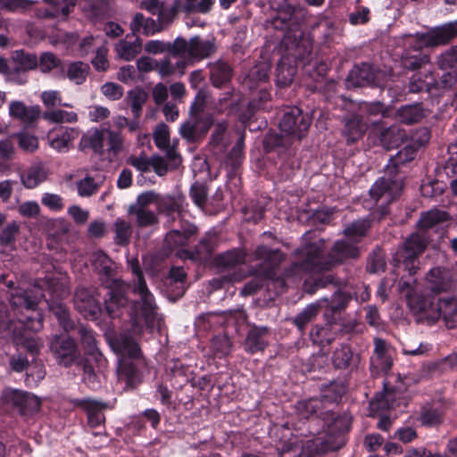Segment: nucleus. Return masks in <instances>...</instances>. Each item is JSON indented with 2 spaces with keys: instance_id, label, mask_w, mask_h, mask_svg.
Returning <instances> with one entry per match:
<instances>
[{
  "instance_id": "obj_50",
  "label": "nucleus",
  "mask_w": 457,
  "mask_h": 457,
  "mask_svg": "<svg viewBox=\"0 0 457 457\" xmlns=\"http://www.w3.org/2000/svg\"><path fill=\"white\" fill-rule=\"evenodd\" d=\"M129 214L135 215L137 224L141 227L150 226L155 223L156 216L153 211L148 209L129 210Z\"/></svg>"
},
{
  "instance_id": "obj_46",
  "label": "nucleus",
  "mask_w": 457,
  "mask_h": 457,
  "mask_svg": "<svg viewBox=\"0 0 457 457\" xmlns=\"http://www.w3.org/2000/svg\"><path fill=\"white\" fill-rule=\"evenodd\" d=\"M321 303L319 301L316 303L310 304L296 316L295 323L300 329H303L318 314L320 309H323Z\"/></svg>"
},
{
  "instance_id": "obj_15",
  "label": "nucleus",
  "mask_w": 457,
  "mask_h": 457,
  "mask_svg": "<svg viewBox=\"0 0 457 457\" xmlns=\"http://www.w3.org/2000/svg\"><path fill=\"white\" fill-rule=\"evenodd\" d=\"M74 304L87 319H95L100 312L99 299L87 288L80 287L76 290Z\"/></svg>"
},
{
  "instance_id": "obj_4",
  "label": "nucleus",
  "mask_w": 457,
  "mask_h": 457,
  "mask_svg": "<svg viewBox=\"0 0 457 457\" xmlns=\"http://www.w3.org/2000/svg\"><path fill=\"white\" fill-rule=\"evenodd\" d=\"M108 342L119 357L118 378L124 381L126 385L131 386L136 376V369L130 361L126 360V357L137 358L139 356L140 350L137 344L127 334H122L120 337L109 336Z\"/></svg>"
},
{
  "instance_id": "obj_38",
  "label": "nucleus",
  "mask_w": 457,
  "mask_h": 457,
  "mask_svg": "<svg viewBox=\"0 0 457 457\" xmlns=\"http://www.w3.org/2000/svg\"><path fill=\"white\" fill-rule=\"evenodd\" d=\"M17 71H28L37 66L36 55L23 51H15L12 56Z\"/></svg>"
},
{
  "instance_id": "obj_7",
  "label": "nucleus",
  "mask_w": 457,
  "mask_h": 457,
  "mask_svg": "<svg viewBox=\"0 0 457 457\" xmlns=\"http://www.w3.org/2000/svg\"><path fill=\"white\" fill-rule=\"evenodd\" d=\"M149 204H154L159 208L160 212H165L167 216H171L174 220V215L178 217L182 216L184 199L181 197L165 196L158 200L157 195L153 192H145L138 195L135 204L129 207V210L136 209H147Z\"/></svg>"
},
{
  "instance_id": "obj_33",
  "label": "nucleus",
  "mask_w": 457,
  "mask_h": 457,
  "mask_svg": "<svg viewBox=\"0 0 457 457\" xmlns=\"http://www.w3.org/2000/svg\"><path fill=\"white\" fill-rule=\"evenodd\" d=\"M424 116V112L420 104L407 105L397 111V119L399 121L411 124L420 120Z\"/></svg>"
},
{
  "instance_id": "obj_58",
  "label": "nucleus",
  "mask_w": 457,
  "mask_h": 457,
  "mask_svg": "<svg viewBox=\"0 0 457 457\" xmlns=\"http://www.w3.org/2000/svg\"><path fill=\"white\" fill-rule=\"evenodd\" d=\"M18 232V226L16 223L8 224L0 235V244L3 246L12 248L15 236Z\"/></svg>"
},
{
  "instance_id": "obj_5",
  "label": "nucleus",
  "mask_w": 457,
  "mask_h": 457,
  "mask_svg": "<svg viewBox=\"0 0 457 457\" xmlns=\"http://www.w3.org/2000/svg\"><path fill=\"white\" fill-rule=\"evenodd\" d=\"M42 328V319L27 317L26 320L19 318L17 321L8 325V329L12 332L13 339L18 345H22L31 353H38L41 343L32 334Z\"/></svg>"
},
{
  "instance_id": "obj_48",
  "label": "nucleus",
  "mask_w": 457,
  "mask_h": 457,
  "mask_svg": "<svg viewBox=\"0 0 457 457\" xmlns=\"http://www.w3.org/2000/svg\"><path fill=\"white\" fill-rule=\"evenodd\" d=\"M212 350L217 357H222L229 353L231 342L227 336H217L212 341Z\"/></svg>"
},
{
  "instance_id": "obj_53",
  "label": "nucleus",
  "mask_w": 457,
  "mask_h": 457,
  "mask_svg": "<svg viewBox=\"0 0 457 457\" xmlns=\"http://www.w3.org/2000/svg\"><path fill=\"white\" fill-rule=\"evenodd\" d=\"M40 98L47 108H52L57 105H63L66 107H71V105L69 104H62V97L59 91L56 90H49L42 92Z\"/></svg>"
},
{
  "instance_id": "obj_27",
  "label": "nucleus",
  "mask_w": 457,
  "mask_h": 457,
  "mask_svg": "<svg viewBox=\"0 0 457 457\" xmlns=\"http://www.w3.org/2000/svg\"><path fill=\"white\" fill-rule=\"evenodd\" d=\"M268 333L266 328H254L248 332L245 339V351L254 353L264 350L267 345L265 337Z\"/></svg>"
},
{
  "instance_id": "obj_8",
  "label": "nucleus",
  "mask_w": 457,
  "mask_h": 457,
  "mask_svg": "<svg viewBox=\"0 0 457 457\" xmlns=\"http://www.w3.org/2000/svg\"><path fill=\"white\" fill-rule=\"evenodd\" d=\"M403 190V180L400 177L382 178L375 182L370 190V198L379 204L381 216L385 215V204H388L400 195Z\"/></svg>"
},
{
  "instance_id": "obj_49",
  "label": "nucleus",
  "mask_w": 457,
  "mask_h": 457,
  "mask_svg": "<svg viewBox=\"0 0 457 457\" xmlns=\"http://www.w3.org/2000/svg\"><path fill=\"white\" fill-rule=\"evenodd\" d=\"M108 135V151L114 155L123 150L124 137L119 131L107 129Z\"/></svg>"
},
{
  "instance_id": "obj_43",
  "label": "nucleus",
  "mask_w": 457,
  "mask_h": 457,
  "mask_svg": "<svg viewBox=\"0 0 457 457\" xmlns=\"http://www.w3.org/2000/svg\"><path fill=\"white\" fill-rule=\"evenodd\" d=\"M244 261V254L241 251L232 250L221 253L216 257L215 262L219 267L229 268Z\"/></svg>"
},
{
  "instance_id": "obj_40",
  "label": "nucleus",
  "mask_w": 457,
  "mask_h": 457,
  "mask_svg": "<svg viewBox=\"0 0 457 457\" xmlns=\"http://www.w3.org/2000/svg\"><path fill=\"white\" fill-rule=\"evenodd\" d=\"M447 219L448 215L445 212L433 209L421 215L419 220V226L420 228L427 229L446 220Z\"/></svg>"
},
{
  "instance_id": "obj_60",
  "label": "nucleus",
  "mask_w": 457,
  "mask_h": 457,
  "mask_svg": "<svg viewBox=\"0 0 457 457\" xmlns=\"http://www.w3.org/2000/svg\"><path fill=\"white\" fill-rule=\"evenodd\" d=\"M47 304L51 310L54 312L56 317L58 318L60 324L63 327L65 330H68L72 328L69 320V314L67 312L66 308L62 304L53 305L49 303V300H46Z\"/></svg>"
},
{
  "instance_id": "obj_9",
  "label": "nucleus",
  "mask_w": 457,
  "mask_h": 457,
  "mask_svg": "<svg viewBox=\"0 0 457 457\" xmlns=\"http://www.w3.org/2000/svg\"><path fill=\"white\" fill-rule=\"evenodd\" d=\"M455 36H457V20L434 28L426 33L416 34L414 37L411 38V42L415 43L414 48L418 50L424 46L445 45Z\"/></svg>"
},
{
  "instance_id": "obj_32",
  "label": "nucleus",
  "mask_w": 457,
  "mask_h": 457,
  "mask_svg": "<svg viewBox=\"0 0 457 457\" xmlns=\"http://www.w3.org/2000/svg\"><path fill=\"white\" fill-rule=\"evenodd\" d=\"M196 231V228L193 225L187 226V228H183V230L173 229L167 233L165 241L169 247H176L179 245H185L188 237L195 234Z\"/></svg>"
},
{
  "instance_id": "obj_10",
  "label": "nucleus",
  "mask_w": 457,
  "mask_h": 457,
  "mask_svg": "<svg viewBox=\"0 0 457 457\" xmlns=\"http://www.w3.org/2000/svg\"><path fill=\"white\" fill-rule=\"evenodd\" d=\"M311 125V118L303 114L297 107H291L285 112L279 121L281 132L287 136L301 138Z\"/></svg>"
},
{
  "instance_id": "obj_62",
  "label": "nucleus",
  "mask_w": 457,
  "mask_h": 457,
  "mask_svg": "<svg viewBox=\"0 0 457 457\" xmlns=\"http://www.w3.org/2000/svg\"><path fill=\"white\" fill-rule=\"evenodd\" d=\"M320 407V402L317 399H309L297 403V410L303 418H308Z\"/></svg>"
},
{
  "instance_id": "obj_42",
  "label": "nucleus",
  "mask_w": 457,
  "mask_h": 457,
  "mask_svg": "<svg viewBox=\"0 0 457 457\" xmlns=\"http://www.w3.org/2000/svg\"><path fill=\"white\" fill-rule=\"evenodd\" d=\"M115 237L114 241L116 244L124 245L129 242L132 233L131 225L129 222L123 219L118 218L113 223Z\"/></svg>"
},
{
  "instance_id": "obj_63",
  "label": "nucleus",
  "mask_w": 457,
  "mask_h": 457,
  "mask_svg": "<svg viewBox=\"0 0 457 457\" xmlns=\"http://www.w3.org/2000/svg\"><path fill=\"white\" fill-rule=\"evenodd\" d=\"M137 69L132 65H125L120 68L117 78L120 81L129 84L137 79Z\"/></svg>"
},
{
  "instance_id": "obj_16",
  "label": "nucleus",
  "mask_w": 457,
  "mask_h": 457,
  "mask_svg": "<svg viewBox=\"0 0 457 457\" xmlns=\"http://www.w3.org/2000/svg\"><path fill=\"white\" fill-rule=\"evenodd\" d=\"M212 120L210 117H200L196 113L180 127V135L188 141H195L210 129Z\"/></svg>"
},
{
  "instance_id": "obj_19",
  "label": "nucleus",
  "mask_w": 457,
  "mask_h": 457,
  "mask_svg": "<svg viewBox=\"0 0 457 457\" xmlns=\"http://www.w3.org/2000/svg\"><path fill=\"white\" fill-rule=\"evenodd\" d=\"M371 367L377 370L386 372L392 366V356L386 343L379 338L375 339L374 353L370 360Z\"/></svg>"
},
{
  "instance_id": "obj_18",
  "label": "nucleus",
  "mask_w": 457,
  "mask_h": 457,
  "mask_svg": "<svg viewBox=\"0 0 457 457\" xmlns=\"http://www.w3.org/2000/svg\"><path fill=\"white\" fill-rule=\"evenodd\" d=\"M41 113L38 105L27 106L21 101H12L9 105V115L24 124H31L37 120Z\"/></svg>"
},
{
  "instance_id": "obj_64",
  "label": "nucleus",
  "mask_w": 457,
  "mask_h": 457,
  "mask_svg": "<svg viewBox=\"0 0 457 457\" xmlns=\"http://www.w3.org/2000/svg\"><path fill=\"white\" fill-rule=\"evenodd\" d=\"M18 212L24 217H36L39 214L40 207L36 201H27L18 206Z\"/></svg>"
},
{
  "instance_id": "obj_55",
  "label": "nucleus",
  "mask_w": 457,
  "mask_h": 457,
  "mask_svg": "<svg viewBox=\"0 0 457 457\" xmlns=\"http://www.w3.org/2000/svg\"><path fill=\"white\" fill-rule=\"evenodd\" d=\"M59 64L60 60L52 53L42 54L39 62H37V65L43 72H49L58 67Z\"/></svg>"
},
{
  "instance_id": "obj_3",
  "label": "nucleus",
  "mask_w": 457,
  "mask_h": 457,
  "mask_svg": "<svg viewBox=\"0 0 457 457\" xmlns=\"http://www.w3.org/2000/svg\"><path fill=\"white\" fill-rule=\"evenodd\" d=\"M129 264L136 276V281L131 289L135 299L132 300L130 316L133 332L139 334L144 327L153 328L159 324L160 320L157 317L154 295L150 293L143 279L137 259L129 261Z\"/></svg>"
},
{
  "instance_id": "obj_1",
  "label": "nucleus",
  "mask_w": 457,
  "mask_h": 457,
  "mask_svg": "<svg viewBox=\"0 0 457 457\" xmlns=\"http://www.w3.org/2000/svg\"><path fill=\"white\" fill-rule=\"evenodd\" d=\"M428 243V237L424 232L413 233L396 253L395 260L402 263L410 275L408 278H403L399 281L398 287L405 295L408 306L414 314L433 322L442 318L446 327L452 328L457 326V299L449 296L436 302L435 297L418 294L415 290L417 280L411 276L420 269L418 256L425 250Z\"/></svg>"
},
{
  "instance_id": "obj_29",
  "label": "nucleus",
  "mask_w": 457,
  "mask_h": 457,
  "mask_svg": "<svg viewBox=\"0 0 457 457\" xmlns=\"http://www.w3.org/2000/svg\"><path fill=\"white\" fill-rule=\"evenodd\" d=\"M117 56L126 62L133 60L142 50V44L137 38L134 41L121 39L114 46Z\"/></svg>"
},
{
  "instance_id": "obj_51",
  "label": "nucleus",
  "mask_w": 457,
  "mask_h": 457,
  "mask_svg": "<svg viewBox=\"0 0 457 457\" xmlns=\"http://www.w3.org/2000/svg\"><path fill=\"white\" fill-rule=\"evenodd\" d=\"M61 278H51L44 282V285L47 286V292L55 298H62L68 294V289L65 283Z\"/></svg>"
},
{
  "instance_id": "obj_34",
  "label": "nucleus",
  "mask_w": 457,
  "mask_h": 457,
  "mask_svg": "<svg viewBox=\"0 0 457 457\" xmlns=\"http://www.w3.org/2000/svg\"><path fill=\"white\" fill-rule=\"evenodd\" d=\"M147 100V94L141 88H134L128 92L127 101L136 118L141 114L143 105Z\"/></svg>"
},
{
  "instance_id": "obj_37",
  "label": "nucleus",
  "mask_w": 457,
  "mask_h": 457,
  "mask_svg": "<svg viewBox=\"0 0 457 457\" xmlns=\"http://www.w3.org/2000/svg\"><path fill=\"white\" fill-rule=\"evenodd\" d=\"M231 71L223 62H217L211 66V79L215 87H220L229 80Z\"/></svg>"
},
{
  "instance_id": "obj_56",
  "label": "nucleus",
  "mask_w": 457,
  "mask_h": 457,
  "mask_svg": "<svg viewBox=\"0 0 457 457\" xmlns=\"http://www.w3.org/2000/svg\"><path fill=\"white\" fill-rule=\"evenodd\" d=\"M457 63V46L443 53L438 58V65L443 70L452 69Z\"/></svg>"
},
{
  "instance_id": "obj_13",
  "label": "nucleus",
  "mask_w": 457,
  "mask_h": 457,
  "mask_svg": "<svg viewBox=\"0 0 457 457\" xmlns=\"http://www.w3.org/2000/svg\"><path fill=\"white\" fill-rule=\"evenodd\" d=\"M79 134L80 131L77 128L60 127L49 131L47 135L48 143L58 153H67Z\"/></svg>"
},
{
  "instance_id": "obj_2",
  "label": "nucleus",
  "mask_w": 457,
  "mask_h": 457,
  "mask_svg": "<svg viewBox=\"0 0 457 457\" xmlns=\"http://www.w3.org/2000/svg\"><path fill=\"white\" fill-rule=\"evenodd\" d=\"M370 227V224L367 219L356 220L346 227L344 230L345 239L335 244L328 261H325L321 254L323 241H318L301 248L296 253L298 260L293 267L294 272L297 274L300 272L316 273L328 269L332 263L357 257L359 249L356 243L366 235Z\"/></svg>"
},
{
  "instance_id": "obj_54",
  "label": "nucleus",
  "mask_w": 457,
  "mask_h": 457,
  "mask_svg": "<svg viewBox=\"0 0 457 457\" xmlns=\"http://www.w3.org/2000/svg\"><path fill=\"white\" fill-rule=\"evenodd\" d=\"M186 9L189 12L207 13L213 6L215 0H185Z\"/></svg>"
},
{
  "instance_id": "obj_30",
  "label": "nucleus",
  "mask_w": 457,
  "mask_h": 457,
  "mask_svg": "<svg viewBox=\"0 0 457 457\" xmlns=\"http://www.w3.org/2000/svg\"><path fill=\"white\" fill-rule=\"evenodd\" d=\"M405 137L406 133L398 126H391L380 132V143L387 149L395 148L404 143Z\"/></svg>"
},
{
  "instance_id": "obj_47",
  "label": "nucleus",
  "mask_w": 457,
  "mask_h": 457,
  "mask_svg": "<svg viewBox=\"0 0 457 457\" xmlns=\"http://www.w3.org/2000/svg\"><path fill=\"white\" fill-rule=\"evenodd\" d=\"M46 4L53 7L50 15L66 17L75 6L76 0H45Z\"/></svg>"
},
{
  "instance_id": "obj_61",
  "label": "nucleus",
  "mask_w": 457,
  "mask_h": 457,
  "mask_svg": "<svg viewBox=\"0 0 457 457\" xmlns=\"http://www.w3.org/2000/svg\"><path fill=\"white\" fill-rule=\"evenodd\" d=\"M102 94L110 100L115 101L123 96V88L113 82H107L101 87Z\"/></svg>"
},
{
  "instance_id": "obj_59",
  "label": "nucleus",
  "mask_w": 457,
  "mask_h": 457,
  "mask_svg": "<svg viewBox=\"0 0 457 457\" xmlns=\"http://www.w3.org/2000/svg\"><path fill=\"white\" fill-rule=\"evenodd\" d=\"M19 145L26 152L32 153L38 148V140L33 135L28 133H20L17 135Z\"/></svg>"
},
{
  "instance_id": "obj_39",
  "label": "nucleus",
  "mask_w": 457,
  "mask_h": 457,
  "mask_svg": "<svg viewBox=\"0 0 457 457\" xmlns=\"http://www.w3.org/2000/svg\"><path fill=\"white\" fill-rule=\"evenodd\" d=\"M295 72V67L289 64L287 59H281L277 68V83L283 87L287 86L293 81Z\"/></svg>"
},
{
  "instance_id": "obj_17",
  "label": "nucleus",
  "mask_w": 457,
  "mask_h": 457,
  "mask_svg": "<svg viewBox=\"0 0 457 457\" xmlns=\"http://www.w3.org/2000/svg\"><path fill=\"white\" fill-rule=\"evenodd\" d=\"M49 175L46 163L39 162L31 164L21 175V184L29 189H33L45 182Z\"/></svg>"
},
{
  "instance_id": "obj_12",
  "label": "nucleus",
  "mask_w": 457,
  "mask_h": 457,
  "mask_svg": "<svg viewBox=\"0 0 457 457\" xmlns=\"http://www.w3.org/2000/svg\"><path fill=\"white\" fill-rule=\"evenodd\" d=\"M430 139V132L427 128H421L413 132L404 145L403 149L399 151L397 154V157L395 161H393L392 165L395 166L400 162H406L411 161L416 152L426 144L428 143Z\"/></svg>"
},
{
  "instance_id": "obj_44",
  "label": "nucleus",
  "mask_w": 457,
  "mask_h": 457,
  "mask_svg": "<svg viewBox=\"0 0 457 457\" xmlns=\"http://www.w3.org/2000/svg\"><path fill=\"white\" fill-rule=\"evenodd\" d=\"M350 300V295L343 292H336L332 299H322L320 302L322 303V308L331 310L332 312H337L343 310Z\"/></svg>"
},
{
  "instance_id": "obj_22",
  "label": "nucleus",
  "mask_w": 457,
  "mask_h": 457,
  "mask_svg": "<svg viewBox=\"0 0 457 457\" xmlns=\"http://www.w3.org/2000/svg\"><path fill=\"white\" fill-rule=\"evenodd\" d=\"M10 396L13 404L19 406L23 414L36 412L40 408L39 398L32 394L14 390L11 392Z\"/></svg>"
},
{
  "instance_id": "obj_25",
  "label": "nucleus",
  "mask_w": 457,
  "mask_h": 457,
  "mask_svg": "<svg viewBox=\"0 0 457 457\" xmlns=\"http://www.w3.org/2000/svg\"><path fill=\"white\" fill-rule=\"evenodd\" d=\"M140 7L154 15H157L162 25L170 23L175 15L174 12L165 8L163 2L160 0H144L141 2Z\"/></svg>"
},
{
  "instance_id": "obj_36",
  "label": "nucleus",
  "mask_w": 457,
  "mask_h": 457,
  "mask_svg": "<svg viewBox=\"0 0 457 457\" xmlns=\"http://www.w3.org/2000/svg\"><path fill=\"white\" fill-rule=\"evenodd\" d=\"M358 356H354L351 348L342 345L334 352L333 362L337 368L344 369L355 364Z\"/></svg>"
},
{
  "instance_id": "obj_28",
  "label": "nucleus",
  "mask_w": 457,
  "mask_h": 457,
  "mask_svg": "<svg viewBox=\"0 0 457 457\" xmlns=\"http://www.w3.org/2000/svg\"><path fill=\"white\" fill-rule=\"evenodd\" d=\"M215 50L211 41H202L198 37H192L189 41V60L199 61L208 57Z\"/></svg>"
},
{
  "instance_id": "obj_41",
  "label": "nucleus",
  "mask_w": 457,
  "mask_h": 457,
  "mask_svg": "<svg viewBox=\"0 0 457 457\" xmlns=\"http://www.w3.org/2000/svg\"><path fill=\"white\" fill-rule=\"evenodd\" d=\"M43 118L50 122L55 123H74L78 120V115L74 112L64 110H48L43 113Z\"/></svg>"
},
{
  "instance_id": "obj_31",
  "label": "nucleus",
  "mask_w": 457,
  "mask_h": 457,
  "mask_svg": "<svg viewBox=\"0 0 457 457\" xmlns=\"http://www.w3.org/2000/svg\"><path fill=\"white\" fill-rule=\"evenodd\" d=\"M366 129L367 126L360 116L354 115L346 121L344 133L348 142H354L363 135Z\"/></svg>"
},
{
  "instance_id": "obj_6",
  "label": "nucleus",
  "mask_w": 457,
  "mask_h": 457,
  "mask_svg": "<svg viewBox=\"0 0 457 457\" xmlns=\"http://www.w3.org/2000/svg\"><path fill=\"white\" fill-rule=\"evenodd\" d=\"M424 288L432 297L443 293H450L455 289L457 273L448 268L436 266L431 268L424 277ZM425 295L423 293H421Z\"/></svg>"
},
{
  "instance_id": "obj_21",
  "label": "nucleus",
  "mask_w": 457,
  "mask_h": 457,
  "mask_svg": "<svg viewBox=\"0 0 457 457\" xmlns=\"http://www.w3.org/2000/svg\"><path fill=\"white\" fill-rule=\"evenodd\" d=\"M154 139L155 145L160 149L166 151L167 156L175 165L180 162V158L173 148L170 146V130L166 124L160 123L154 131Z\"/></svg>"
},
{
  "instance_id": "obj_11",
  "label": "nucleus",
  "mask_w": 457,
  "mask_h": 457,
  "mask_svg": "<svg viewBox=\"0 0 457 457\" xmlns=\"http://www.w3.org/2000/svg\"><path fill=\"white\" fill-rule=\"evenodd\" d=\"M42 286H33L30 288L25 286L19 285V287L10 293V303L12 308L19 309L18 312L22 310L31 311L36 308L39 300L46 297L42 293Z\"/></svg>"
},
{
  "instance_id": "obj_35",
  "label": "nucleus",
  "mask_w": 457,
  "mask_h": 457,
  "mask_svg": "<svg viewBox=\"0 0 457 457\" xmlns=\"http://www.w3.org/2000/svg\"><path fill=\"white\" fill-rule=\"evenodd\" d=\"M88 71L89 66L87 63L74 62L67 67V77L71 82L80 85L86 80Z\"/></svg>"
},
{
  "instance_id": "obj_23",
  "label": "nucleus",
  "mask_w": 457,
  "mask_h": 457,
  "mask_svg": "<svg viewBox=\"0 0 457 457\" xmlns=\"http://www.w3.org/2000/svg\"><path fill=\"white\" fill-rule=\"evenodd\" d=\"M104 148V132L96 128H92L84 133L79 143V149L86 151L92 149L95 153H101Z\"/></svg>"
},
{
  "instance_id": "obj_24",
  "label": "nucleus",
  "mask_w": 457,
  "mask_h": 457,
  "mask_svg": "<svg viewBox=\"0 0 457 457\" xmlns=\"http://www.w3.org/2000/svg\"><path fill=\"white\" fill-rule=\"evenodd\" d=\"M163 25L159 21L156 22L154 19L145 18L142 13H136L130 22V29L134 34L143 33L144 35L150 36L160 31Z\"/></svg>"
},
{
  "instance_id": "obj_26",
  "label": "nucleus",
  "mask_w": 457,
  "mask_h": 457,
  "mask_svg": "<svg viewBox=\"0 0 457 457\" xmlns=\"http://www.w3.org/2000/svg\"><path fill=\"white\" fill-rule=\"evenodd\" d=\"M81 406L87 413L90 426L97 427L104 422V415L103 411L105 409L106 404L95 400L85 399L81 401Z\"/></svg>"
},
{
  "instance_id": "obj_14",
  "label": "nucleus",
  "mask_w": 457,
  "mask_h": 457,
  "mask_svg": "<svg viewBox=\"0 0 457 457\" xmlns=\"http://www.w3.org/2000/svg\"><path fill=\"white\" fill-rule=\"evenodd\" d=\"M51 350L58 361L64 366L71 364L78 356L74 340L64 335L53 339Z\"/></svg>"
},
{
  "instance_id": "obj_45",
  "label": "nucleus",
  "mask_w": 457,
  "mask_h": 457,
  "mask_svg": "<svg viewBox=\"0 0 457 457\" xmlns=\"http://www.w3.org/2000/svg\"><path fill=\"white\" fill-rule=\"evenodd\" d=\"M90 260L98 272L108 275L112 270V261L104 252L96 251L92 253Z\"/></svg>"
},
{
  "instance_id": "obj_20",
  "label": "nucleus",
  "mask_w": 457,
  "mask_h": 457,
  "mask_svg": "<svg viewBox=\"0 0 457 457\" xmlns=\"http://www.w3.org/2000/svg\"><path fill=\"white\" fill-rule=\"evenodd\" d=\"M108 295L109 298L104 302L105 311L111 317H118L120 311L126 308L127 297L124 295V287L117 284L116 288L111 289Z\"/></svg>"
},
{
  "instance_id": "obj_52",
  "label": "nucleus",
  "mask_w": 457,
  "mask_h": 457,
  "mask_svg": "<svg viewBox=\"0 0 457 457\" xmlns=\"http://www.w3.org/2000/svg\"><path fill=\"white\" fill-rule=\"evenodd\" d=\"M41 203L53 212H60L64 207L62 196L53 193L43 194Z\"/></svg>"
},
{
  "instance_id": "obj_57",
  "label": "nucleus",
  "mask_w": 457,
  "mask_h": 457,
  "mask_svg": "<svg viewBox=\"0 0 457 457\" xmlns=\"http://www.w3.org/2000/svg\"><path fill=\"white\" fill-rule=\"evenodd\" d=\"M108 49L103 46L97 48L96 56L92 60L94 68L98 71H105L109 68V62L107 60Z\"/></svg>"
}]
</instances>
